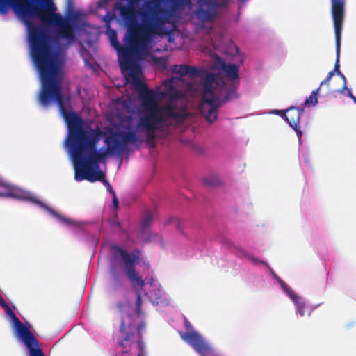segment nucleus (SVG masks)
<instances>
[{
  "label": "nucleus",
  "instance_id": "f257e3e1",
  "mask_svg": "<svg viewBox=\"0 0 356 356\" xmlns=\"http://www.w3.org/2000/svg\"><path fill=\"white\" fill-rule=\"evenodd\" d=\"M42 88L39 95V102L42 106H47L55 102L60 113L64 118L68 129L67 143L70 148L74 162L76 181L87 180L90 182L102 181L107 191L114 195L115 191L110 183L105 179V174L99 170V163L107 156L122 155L124 144L141 142L134 131H114L110 130L104 138L107 148L97 149V145L103 135L99 128L88 130L84 127L83 120L72 111L70 99L63 93L60 80L58 75L59 70L54 65L49 67L41 65Z\"/></svg>",
  "mask_w": 356,
  "mask_h": 356
},
{
  "label": "nucleus",
  "instance_id": "f03ea898",
  "mask_svg": "<svg viewBox=\"0 0 356 356\" xmlns=\"http://www.w3.org/2000/svg\"><path fill=\"white\" fill-rule=\"evenodd\" d=\"M41 1L45 3L44 9L22 0H0V13L6 14L10 7L23 18L29 32L31 57L40 78L42 65L49 67L52 64L56 70H60V63L51 46L48 30L43 26L33 24L31 18L38 17L44 25L54 26L58 38H65L70 43L75 40L71 24L60 14L56 13L52 0Z\"/></svg>",
  "mask_w": 356,
  "mask_h": 356
},
{
  "label": "nucleus",
  "instance_id": "7ed1b4c3",
  "mask_svg": "<svg viewBox=\"0 0 356 356\" xmlns=\"http://www.w3.org/2000/svg\"><path fill=\"white\" fill-rule=\"evenodd\" d=\"M167 10L160 3L154 0L146 3V10L140 13L143 25L126 23L127 31L123 39L125 45L119 43L115 31L109 32V39L112 47L116 50L121 67L131 70L132 77L136 76L132 69L135 60H139L147 54L152 37L157 33L165 22V19L160 16Z\"/></svg>",
  "mask_w": 356,
  "mask_h": 356
},
{
  "label": "nucleus",
  "instance_id": "20e7f679",
  "mask_svg": "<svg viewBox=\"0 0 356 356\" xmlns=\"http://www.w3.org/2000/svg\"><path fill=\"white\" fill-rule=\"evenodd\" d=\"M134 84L137 88L140 99V111L139 113V119L136 125L135 130L129 131L141 132L145 131L146 141L149 143L153 141L156 137L155 131L158 129L159 125L165 122L167 119H172L178 123H182L187 118L188 114L184 110L176 111V106L172 103L167 104H159L160 99L157 94L152 90H149L147 86L144 83L139 77L133 76ZM138 139L139 138L136 136ZM141 142L131 143V144L139 143L143 142V139L140 138ZM124 144V147L126 145Z\"/></svg>",
  "mask_w": 356,
  "mask_h": 356
},
{
  "label": "nucleus",
  "instance_id": "39448f33",
  "mask_svg": "<svg viewBox=\"0 0 356 356\" xmlns=\"http://www.w3.org/2000/svg\"><path fill=\"white\" fill-rule=\"evenodd\" d=\"M218 76L216 74H207L204 82V90L202 97V102L200 105V111L210 123L214 122L218 118V110L223 103L236 97V89L227 90L223 99H221L222 92L225 83L218 88Z\"/></svg>",
  "mask_w": 356,
  "mask_h": 356
},
{
  "label": "nucleus",
  "instance_id": "423d86ee",
  "mask_svg": "<svg viewBox=\"0 0 356 356\" xmlns=\"http://www.w3.org/2000/svg\"><path fill=\"white\" fill-rule=\"evenodd\" d=\"M111 250V262L110 274L112 280V286L117 289L122 284V279L119 277L114 262L120 257L122 259L124 265V272L131 282L135 286L137 285L140 288L145 286V281L139 275L136 270L135 265L138 263L140 250L134 249L131 253L128 252L125 249L120 247L116 244H112L110 246Z\"/></svg>",
  "mask_w": 356,
  "mask_h": 356
},
{
  "label": "nucleus",
  "instance_id": "0eeeda50",
  "mask_svg": "<svg viewBox=\"0 0 356 356\" xmlns=\"http://www.w3.org/2000/svg\"><path fill=\"white\" fill-rule=\"evenodd\" d=\"M116 308L120 315V332L123 335L122 340H119L118 346L122 348L121 354H116L115 356H129V346L127 343L134 337L135 330L140 331L144 328L145 324L142 323L140 327H137L134 316L131 314V305L127 302L119 301L116 304Z\"/></svg>",
  "mask_w": 356,
  "mask_h": 356
},
{
  "label": "nucleus",
  "instance_id": "6e6552de",
  "mask_svg": "<svg viewBox=\"0 0 356 356\" xmlns=\"http://www.w3.org/2000/svg\"><path fill=\"white\" fill-rule=\"evenodd\" d=\"M8 316L11 318L17 337L23 341L29 349L30 356H45L39 346V341L30 331L15 316L9 306L5 308Z\"/></svg>",
  "mask_w": 356,
  "mask_h": 356
},
{
  "label": "nucleus",
  "instance_id": "1a4fd4ad",
  "mask_svg": "<svg viewBox=\"0 0 356 356\" xmlns=\"http://www.w3.org/2000/svg\"><path fill=\"white\" fill-rule=\"evenodd\" d=\"M332 5V16L335 32V44L337 59L334 68L330 72H333V75L336 73L337 75L341 74L339 70V56L341 48V32L343 29V22L345 16L346 0H331Z\"/></svg>",
  "mask_w": 356,
  "mask_h": 356
},
{
  "label": "nucleus",
  "instance_id": "9d476101",
  "mask_svg": "<svg viewBox=\"0 0 356 356\" xmlns=\"http://www.w3.org/2000/svg\"><path fill=\"white\" fill-rule=\"evenodd\" d=\"M184 327L186 332L181 331L179 334L185 342L202 356H207L213 352L212 348L204 341L197 332L193 330L192 325L186 318H184Z\"/></svg>",
  "mask_w": 356,
  "mask_h": 356
},
{
  "label": "nucleus",
  "instance_id": "9b49d317",
  "mask_svg": "<svg viewBox=\"0 0 356 356\" xmlns=\"http://www.w3.org/2000/svg\"><path fill=\"white\" fill-rule=\"evenodd\" d=\"M140 0H129V3L124 5L122 3H118L117 8L119 10L120 16L125 21L126 23H132L135 25H143L138 22L136 18V9L135 6L137 5Z\"/></svg>",
  "mask_w": 356,
  "mask_h": 356
},
{
  "label": "nucleus",
  "instance_id": "f8f14e48",
  "mask_svg": "<svg viewBox=\"0 0 356 356\" xmlns=\"http://www.w3.org/2000/svg\"><path fill=\"white\" fill-rule=\"evenodd\" d=\"M179 81V78L171 77L170 79H166L163 82V90L161 92V97L169 99L172 103L173 100H177L181 97V92L179 91L175 86V85ZM175 106L176 104L174 103ZM176 107L175 111H177Z\"/></svg>",
  "mask_w": 356,
  "mask_h": 356
},
{
  "label": "nucleus",
  "instance_id": "ddd939ff",
  "mask_svg": "<svg viewBox=\"0 0 356 356\" xmlns=\"http://www.w3.org/2000/svg\"><path fill=\"white\" fill-rule=\"evenodd\" d=\"M0 197L26 199L27 194L24 191L13 187L8 184L0 179Z\"/></svg>",
  "mask_w": 356,
  "mask_h": 356
},
{
  "label": "nucleus",
  "instance_id": "4468645a",
  "mask_svg": "<svg viewBox=\"0 0 356 356\" xmlns=\"http://www.w3.org/2000/svg\"><path fill=\"white\" fill-rule=\"evenodd\" d=\"M219 68L223 71L232 81L238 79V67L232 63H225L218 56H216Z\"/></svg>",
  "mask_w": 356,
  "mask_h": 356
},
{
  "label": "nucleus",
  "instance_id": "2eb2a0df",
  "mask_svg": "<svg viewBox=\"0 0 356 356\" xmlns=\"http://www.w3.org/2000/svg\"><path fill=\"white\" fill-rule=\"evenodd\" d=\"M171 71L181 76L188 75L191 77L197 76L199 72L195 67L186 65H173L170 67Z\"/></svg>",
  "mask_w": 356,
  "mask_h": 356
},
{
  "label": "nucleus",
  "instance_id": "dca6fc26",
  "mask_svg": "<svg viewBox=\"0 0 356 356\" xmlns=\"http://www.w3.org/2000/svg\"><path fill=\"white\" fill-rule=\"evenodd\" d=\"M303 112V108H299L293 106H291L286 110L285 119L290 127L299 124L300 115Z\"/></svg>",
  "mask_w": 356,
  "mask_h": 356
},
{
  "label": "nucleus",
  "instance_id": "f3484780",
  "mask_svg": "<svg viewBox=\"0 0 356 356\" xmlns=\"http://www.w3.org/2000/svg\"><path fill=\"white\" fill-rule=\"evenodd\" d=\"M35 202L41 207L44 209L49 214H51L54 217H55L58 221H60L65 225H74V221L72 219L68 218L66 216L59 213L56 211L54 210L53 209H51V207H49V206L44 204V203H42L41 202H39V201H35Z\"/></svg>",
  "mask_w": 356,
  "mask_h": 356
},
{
  "label": "nucleus",
  "instance_id": "a211bd4d",
  "mask_svg": "<svg viewBox=\"0 0 356 356\" xmlns=\"http://www.w3.org/2000/svg\"><path fill=\"white\" fill-rule=\"evenodd\" d=\"M293 302L297 305L298 312L301 316H303L305 312L307 313L308 316L311 315L312 309L306 305L304 300L300 296L293 300Z\"/></svg>",
  "mask_w": 356,
  "mask_h": 356
},
{
  "label": "nucleus",
  "instance_id": "6ab92c4d",
  "mask_svg": "<svg viewBox=\"0 0 356 356\" xmlns=\"http://www.w3.org/2000/svg\"><path fill=\"white\" fill-rule=\"evenodd\" d=\"M142 306V297L140 293H137L135 307H134V313L138 318H142L144 316V312H142L141 309Z\"/></svg>",
  "mask_w": 356,
  "mask_h": 356
},
{
  "label": "nucleus",
  "instance_id": "aec40b11",
  "mask_svg": "<svg viewBox=\"0 0 356 356\" xmlns=\"http://www.w3.org/2000/svg\"><path fill=\"white\" fill-rule=\"evenodd\" d=\"M203 183L208 186L216 187L220 184V179L215 176L211 175L203 179Z\"/></svg>",
  "mask_w": 356,
  "mask_h": 356
},
{
  "label": "nucleus",
  "instance_id": "412c9836",
  "mask_svg": "<svg viewBox=\"0 0 356 356\" xmlns=\"http://www.w3.org/2000/svg\"><path fill=\"white\" fill-rule=\"evenodd\" d=\"M320 90V87L316 90H313L309 97L306 99L304 104L309 106L310 105L316 106L318 103L317 93Z\"/></svg>",
  "mask_w": 356,
  "mask_h": 356
},
{
  "label": "nucleus",
  "instance_id": "4be33fe9",
  "mask_svg": "<svg viewBox=\"0 0 356 356\" xmlns=\"http://www.w3.org/2000/svg\"><path fill=\"white\" fill-rule=\"evenodd\" d=\"M152 220H153V214L151 212L147 211L145 213V215L142 220L141 229L143 231H145V229L149 227V226L152 223Z\"/></svg>",
  "mask_w": 356,
  "mask_h": 356
},
{
  "label": "nucleus",
  "instance_id": "5701e85b",
  "mask_svg": "<svg viewBox=\"0 0 356 356\" xmlns=\"http://www.w3.org/2000/svg\"><path fill=\"white\" fill-rule=\"evenodd\" d=\"M293 301L299 296L288 284L282 289Z\"/></svg>",
  "mask_w": 356,
  "mask_h": 356
},
{
  "label": "nucleus",
  "instance_id": "b1692460",
  "mask_svg": "<svg viewBox=\"0 0 356 356\" xmlns=\"http://www.w3.org/2000/svg\"><path fill=\"white\" fill-rule=\"evenodd\" d=\"M197 15L199 18L207 19L209 16V12L205 10L200 6L197 11Z\"/></svg>",
  "mask_w": 356,
  "mask_h": 356
},
{
  "label": "nucleus",
  "instance_id": "393cba45",
  "mask_svg": "<svg viewBox=\"0 0 356 356\" xmlns=\"http://www.w3.org/2000/svg\"><path fill=\"white\" fill-rule=\"evenodd\" d=\"M245 255H246L247 258L248 259H250L255 265L266 264V263L264 261L260 260L258 258H256L252 255L247 254H245Z\"/></svg>",
  "mask_w": 356,
  "mask_h": 356
},
{
  "label": "nucleus",
  "instance_id": "a878e982",
  "mask_svg": "<svg viewBox=\"0 0 356 356\" xmlns=\"http://www.w3.org/2000/svg\"><path fill=\"white\" fill-rule=\"evenodd\" d=\"M332 76H333V72H329L326 79L321 82L320 87L322 86L323 85H329L330 81Z\"/></svg>",
  "mask_w": 356,
  "mask_h": 356
},
{
  "label": "nucleus",
  "instance_id": "bb28decb",
  "mask_svg": "<svg viewBox=\"0 0 356 356\" xmlns=\"http://www.w3.org/2000/svg\"><path fill=\"white\" fill-rule=\"evenodd\" d=\"M291 127L295 130V131H296L297 136H298V138H300L302 135V132L300 129L299 124H298V125H293V126H291Z\"/></svg>",
  "mask_w": 356,
  "mask_h": 356
},
{
  "label": "nucleus",
  "instance_id": "cd10ccee",
  "mask_svg": "<svg viewBox=\"0 0 356 356\" xmlns=\"http://www.w3.org/2000/svg\"><path fill=\"white\" fill-rule=\"evenodd\" d=\"M112 196H113V200H112L113 204L115 208L117 209L118 207V200L117 196L115 195V193H114V195H112Z\"/></svg>",
  "mask_w": 356,
  "mask_h": 356
},
{
  "label": "nucleus",
  "instance_id": "c85d7f7f",
  "mask_svg": "<svg viewBox=\"0 0 356 356\" xmlns=\"http://www.w3.org/2000/svg\"><path fill=\"white\" fill-rule=\"evenodd\" d=\"M347 96L351 98L353 100V102L356 104V97L353 95L350 90H348Z\"/></svg>",
  "mask_w": 356,
  "mask_h": 356
},
{
  "label": "nucleus",
  "instance_id": "c756f323",
  "mask_svg": "<svg viewBox=\"0 0 356 356\" xmlns=\"http://www.w3.org/2000/svg\"><path fill=\"white\" fill-rule=\"evenodd\" d=\"M0 305L3 307L4 309L8 307V305H7V303L5 302V300H3V298L2 297L0 296Z\"/></svg>",
  "mask_w": 356,
  "mask_h": 356
},
{
  "label": "nucleus",
  "instance_id": "7c9ffc66",
  "mask_svg": "<svg viewBox=\"0 0 356 356\" xmlns=\"http://www.w3.org/2000/svg\"><path fill=\"white\" fill-rule=\"evenodd\" d=\"M277 281L279 284H280L281 287L283 289L286 285L287 284L284 280H282L281 278L277 277Z\"/></svg>",
  "mask_w": 356,
  "mask_h": 356
},
{
  "label": "nucleus",
  "instance_id": "2f4dec72",
  "mask_svg": "<svg viewBox=\"0 0 356 356\" xmlns=\"http://www.w3.org/2000/svg\"><path fill=\"white\" fill-rule=\"evenodd\" d=\"M173 6H177L180 2H184V0H170Z\"/></svg>",
  "mask_w": 356,
  "mask_h": 356
},
{
  "label": "nucleus",
  "instance_id": "473e14b6",
  "mask_svg": "<svg viewBox=\"0 0 356 356\" xmlns=\"http://www.w3.org/2000/svg\"><path fill=\"white\" fill-rule=\"evenodd\" d=\"M224 243H225V245H227V247H229V248H231V247L233 245L232 243L230 241L227 240V239H225V240L224 241Z\"/></svg>",
  "mask_w": 356,
  "mask_h": 356
},
{
  "label": "nucleus",
  "instance_id": "72a5a7b5",
  "mask_svg": "<svg viewBox=\"0 0 356 356\" xmlns=\"http://www.w3.org/2000/svg\"><path fill=\"white\" fill-rule=\"evenodd\" d=\"M348 90H349V89L347 88L346 83H343V87H342V88H341V90H340V92H341V93H342V92H343L345 90H347V91H348Z\"/></svg>",
  "mask_w": 356,
  "mask_h": 356
},
{
  "label": "nucleus",
  "instance_id": "f704fd0d",
  "mask_svg": "<svg viewBox=\"0 0 356 356\" xmlns=\"http://www.w3.org/2000/svg\"><path fill=\"white\" fill-rule=\"evenodd\" d=\"M276 113H279L281 116L286 115V113L283 110H277Z\"/></svg>",
  "mask_w": 356,
  "mask_h": 356
},
{
  "label": "nucleus",
  "instance_id": "c9c22d12",
  "mask_svg": "<svg viewBox=\"0 0 356 356\" xmlns=\"http://www.w3.org/2000/svg\"><path fill=\"white\" fill-rule=\"evenodd\" d=\"M72 8V0H68V9L70 10Z\"/></svg>",
  "mask_w": 356,
  "mask_h": 356
},
{
  "label": "nucleus",
  "instance_id": "e433bc0d",
  "mask_svg": "<svg viewBox=\"0 0 356 356\" xmlns=\"http://www.w3.org/2000/svg\"><path fill=\"white\" fill-rule=\"evenodd\" d=\"M339 76H340L341 77V79H343V83H346V78L342 73L341 74H339Z\"/></svg>",
  "mask_w": 356,
  "mask_h": 356
},
{
  "label": "nucleus",
  "instance_id": "4c0bfd02",
  "mask_svg": "<svg viewBox=\"0 0 356 356\" xmlns=\"http://www.w3.org/2000/svg\"><path fill=\"white\" fill-rule=\"evenodd\" d=\"M152 237H158L157 236H150L148 237L147 241H151L152 240Z\"/></svg>",
  "mask_w": 356,
  "mask_h": 356
},
{
  "label": "nucleus",
  "instance_id": "58836bf2",
  "mask_svg": "<svg viewBox=\"0 0 356 356\" xmlns=\"http://www.w3.org/2000/svg\"><path fill=\"white\" fill-rule=\"evenodd\" d=\"M138 356H143L141 353H138Z\"/></svg>",
  "mask_w": 356,
  "mask_h": 356
}]
</instances>
